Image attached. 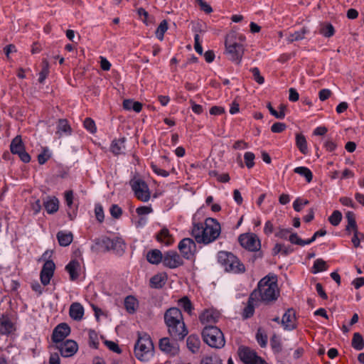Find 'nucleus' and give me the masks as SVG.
<instances>
[{"label": "nucleus", "instance_id": "393cba45", "mask_svg": "<svg viewBox=\"0 0 364 364\" xmlns=\"http://www.w3.org/2000/svg\"><path fill=\"white\" fill-rule=\"evenodd\" d=\"M161 252L159 250L154 249L149 251L146 254L147 261L153 264H158L163 261Z\"/></svg>", "mask_w": 364, "mask_h": 364}, {"label": "nucleus", "instance_id": "0e129e2a", "mask_svg": "<svg viewBox=\"0 0 364 364\" xmlns=\"http://www.w3.org/2000/svg\"><path fill=\"white\" fill-rule=\"evenodd\" d=\"M153 211L151 206H140L136 208V212L139 215H148Z\"/></svg>", "mask_w": 364, "mask_h": 364}, {"label": "nucleus", "instance_id": "09e8293b", "mask_svg": "<svg viewBox=\"0 0 364 364\" xmlns=\"http://www.w3.org/2000/svg\"><path fill=\"white\" fill-rule=\"evenodd\" d=\"M306 33V29L305 28H303L299 31H296L294 33L291 34L289 38L288 41L289 42L291 43L295 41H299L304 38V35Z\"/></svg>", "mask_w": 364, "mask_h": 364}, {"label": "nucleus", "instance_id": "6e6552de", "mask_svg": "<svg viewBox=\"0 0 364 364\" xmlns=\"http://www.w3.org/2000/svg\"><path fill=\"white\" fill-rule=\"evenodd\" d=\"M129 185L134 193L135 197L142 201L147 202L151 198V193L148 185L144 181L139 177L134 176L129 181Z\"/></svg>", "mask_w": 364, "mask_h": 364}, {"label": "nucleus", "instance_id": "bf43d9fd", "mask_svg": "<svg viewBox=\"0 0 364 364\" xmlns=\"http://www.w3.org/2000/svg\"><path fill=\"white\" fill-rule=\"evenodd\" d=\"M287 126L284 123L275 122L271 127V131L274 133H281L285 130Z\"/></svg>", "mask_w": 364, "mask_h": 364}, {"label": "nucleus", "instance_id": "c756f323", "mask_svg": "<svg viewBox=\"0 0 364 364\" xmlns=\"http://www.w3.org/2000/svg\"><path fill=\"white\" fill-rule=\"evenodd\" d=\"M142 104L139 102L134 101L131 99L124 100L123 101V108L126 110H134L136 112H141Z\"/></svg>", "mask_w": 364, "mask_h": 364}, {"label": "nucleus", "instance_id": "4c0bfd02", "mask_svg": "<svg viewBox=\"0 0 364 364\" xmlns=\"http://www.w3.org/2000/svg\"><path fill=\"white\" fill-rule=\"evenodd\" d=\"M204 224L203 223H195L192 229V235L194 237L197 242L201 243L203 240V229Z\"/></svg>", "mask_w": 364, "mask_h": 364}, {"label": "nucleus", "instance_id": "864d4df0", "mask_svg": "<svg viewBox=\"0 0 364 364\" xmlns=\"http://www.w3.org/2000/svg\"><path fill=\"white\" fill-rule=\"evenodd\" d=\"M200 364H223V362L217 356H208L202 359Z\"/></svg>", "mask_w": 364, "mask_h": 364}, {"label": "nucleus", "instance_id": "6ab92c4d", "mask_svg": "<svg viewBox=\"0 0 364 364\" xmlns=\"http://www.w3.org/2000/svg\"><path fill=\"white\" fill-rule=\"evenodd\" d=\"M218 318V313L213 310H205L199 316V319L202 323L210 325L216 323Z\"/></svg>", "mask_w": 364, "mask_h": 364}, {"label": "nucleus", "instance_id": "39448f33", "mask_svg": "<svg viewBox=\"0 0 364 364\" xmlns=\"http://www.w3.org/2000/svg\"><path fill=\"white\" fill-rule=\"evenodd\" d=\"M218 261L226 272L243 273L245 272V265L232 252L220 251L218 253Z\"/></svg>", "mask_w": 364, "mask_h": 364}, {"label": "nucleus", "instance_id": "2f4dec72", "mask_svg": "<svg viewBox=\"0 0 364 364\" xmlns=\"http://www.w3.org/2000/svg\"><path fill=\"white\" fill-rule=\"evenodd\" d=\"M200 343V342L199 338L194 335L189 336L186 341L187 347L192 353H196L198 351Z\"/></svg>", "mask_w": 364, "mask_h": 364}, {"label": "nucleus", "instance_id": "680f3d73", "mask_svg": "<svg viewBox=\"0 0 364 364\" xmlns=\"http://www.w3.org/2000/svg\"><path fill=\"white\" fill-rule=\"evenodd\" d=\"M110 214L114 218H119L122 214V208L117 205H112L110 208Z\"/></svg>", "mask_w": 364, "mask_h": 364}, {"label": "nucleus", "instance_id": "13d9d810", "mask_svg": "<svg viewBox=\"0 0 364 364\" xmlns=\"http://www.w3.org/2000/svg\"><path fill=\"white\" fill-rule=\"evenodd\" d=\"M50 157L48 149H44L43 152L38 154V161L40 164H44Z\"/></svg>", "mask_w": 364, "mask_h": 364}, {"label": "nucleus", "instance_id": "e2e57ef3", "mask_svg": "<svg viewBox=\"0 0 364 364\" xmlns=\"http://www.w3.org/2000/svg\"><path fill=\"white\" fill-rule=\"evenodd\" d=\"M105 344L110 350L117 353H121V350H120L119 346L116 343L111 341H105Z\"/></svg>", "mask_w": 364, "mask_h": 364}, {"label": "nucleus", "instance_id": "f257e3e1", "mask_svg": "<svg viewBox=\"0 0 364 364\" xmlns=\"http://www.w3.org/2000/svg\"><path fill=\"white\" fill-rule=\"evenodd\" d=\"M279 296L277 277L267 275L259 282L257 288L251 293V299L269 304L275 301Z\"/></svg>", "mask_w": 364, "mask_h": 364}, {"label": "nucleus", "instance_id": "4be33fe9", "mask_svg": "<svg viewBox=\"0 0 364 364\" xmlns=\"http://www.w3.org/2000/svg\"><path fill=\"white\" fill-rule=\"evenodd\" d=\"M69 314L73 319L80 321L84 315V308L80 303L75 302L70 306Z\"/></svg>", "mask_w": 364, "mask_h": 364}, {"label": "nucleus", "instance_id": "20e7f679", "mask_svg": "<svg viewBox=\"0 0 364 364\" xmlns=\"http://www.w3.org/2000/svg\"><path fill=\"white\" fill-rule=\"evenodd\" d=\"M154 344L150 336L146 333L139 334L134 346L136 357L141 361H148L154 355Z\"/></svg>", "mask_w": 364, "mask_h": 364}, {"label": "nucleus", "instance_id": "6e6d98bb", "mask_svg": "<svg viewBox=\"0 0 364 364\" xmlns=\"http://www.w3.org/2000/svg\"><path fill=\"white\" fill-rule=\"evenodd\" d=\"M309 203V201L308 200H301L300 198H297L294 200L293 203V208L295 211L300 212L303 208V206H305Z\"/></svg>", "mask_w": 364, "mask_h": 364}, {"label": "nucleus", "instance_id": "aec40b11", "mask_svg": "<svg viewBox=\"0 0 364 364\" xmlns=\"http://www.w3.org/2000/svg\"><path fill=\"white\" fill-rule=\"evenodd\" d=\"M15 331V327L11 319L6 316L0 318V333L4 335H8Z\"/></svg>", "mask_w": 364, "mask_h": 364}, {"label": "nucleus", "instance_id": "de8ad7c7", "mask_svg": "<svg viewBox=\"0 0 364 364\" xmlns=\"http://www.w3.org/2000/svg\"><path fill=\"white\" fill-rule=\"evenodd\" d=\"M342 220V213L339 210H334L329 217L328 220L333 226H337Z\"/></svg>", "mask_w": 364, "mask_h": 364}, {"label": "nucleus", "instance_id": "4d7b16f0", "mask_svg": "<svg viewBox=\"0 0 364 364\" xmlns=\"http://www.w3.org/2000/svg\"><path fill=\"white\" fill-rule=\"evenodd\" d=\"M250 72L252 73L254 80L259 85H262L264 82V78L260 75L259 70L257 68H253L250 69Z\"/></svg>", "mask_w": 364, "mask_h": 364}, {"label": "nucleus", "instance_id": "c9c22d12", "mask_svg": "<svg viewBox=\"0 0 364 364\" xmlns=\"http://www.w3.org/2000/svg\"><path fill=\"white\" fill-rule=\"evenodd\" d=\"M137 305V300L134 296H128L125 298L124 307L129 314H134L136 311V307Z\"/></svg>", "mask_w": 364, "mask_h": 364}, {"label": "nucleus", "instance_id": "c03bdc74", "mask_svg": "<svg viewBox=\"0 0 364 364\" xmlns=\"http://www.w3.org/2000/svg\"><path fill=\"white\" fill-rule=\"evenodd\" d=\"M168 30V22L166 20H163L156 31V36L160 41L164 39V33Z\"/></svg>", "mask_w": 364, "mask_h": 364}, {"label": "nucleus", "instance_id": "bb28decb", "mask_svg": "<svg viewBox=\"0 0 364 364\" xmlns=\"http://www.w3.org/2000/svg\"><path fill=\"white\" fill-rule=\"evenodd\" d=\"M43 205L48 213L52 214L58 210L59 201L55 197L48 198L43 201Z\"/></svg>", "mask_w": 364, "mask_h": 364}, {"label": "nucleus", "instance_id": "0eeeda50", "mask_svg": "<svg viewBox=\"0 0 364 364\" xmlns=\"http://www.w3.org/2000/svg\"><path fill=\"white\" fill-rule=\"evenodd\" d=\"M220 233V225L219 223L213 218H207L204 223L203 229V240L201 243L209 244L215 240Z\"/></svg>", "mask_w": 364, "mask_h": 364}, {"label": "nucleus", "instance_id": "473e14b6", "mask_svg": "<svg viewBox=\"0 0 364 364\" xmlns=\"http://www.w3.org/2000/svg\"><path fill=\"white\" fill-rule=\"evenodd\" d=\"M24 145L22 142L21 136H16L11 141L10 145V150L12 154H17L22 150H23Z\"/></svg>", "mask_w": 364, "mask_h": 364}, {"label": "nucleus", "instance_id": "58836bf2", "mask_svg": "<svg viewBox=\"0 0 364 364\" xmlns=\"http://www.w3.org/2000/svg\"><path fill=\"white\" fill-rule=\"evenodd\" d=\"M294 171L304 176L308 183H310L313 178V174L311 170L304 166H299L294 168Z\"/></svg>", "mask_w": 364, "mask_h": 364}, {"label": "nucleus", "instance_id": "e433bc0d", "mask_svg": "<svg viewBox=\"0 0 364 364\" xmlns=\"http://www.w3.org/2000/svg\"><path fill=\"white\" fill-rule=\"evenodd\" d=\"M352 347L357 350H361L364 348V340L360 333H354L351 342Z\"/></svg>", "mask_w": 364, "mask_h": 364}, {"label": "nucleus", "instance_id": "f8f14e48", "mask_svg": "<svg viewBox=\"0 0 364 364\" xmlns=\"http://www.w3.org/2000/svg\"><path fill=\"white\" fill-rule=\"evenodd\" d=\"M55 348L60 351V355L65 358L74 355L78 350V346L73 340H67L65 342L56 344Z\"/></svg>", "mask_w": 364, "mask_h": 364}, {"label": "nucleus", "instance_id": "7c9ffc66", "mask_svg": "<svg viewBox=\"0 0 364 364\" xmlns=\"http://www.w3.org/2000/svg\"><path fill=\"white\" fill-rule=\"evenodd\" d=\"M112 240L107 237L95 240V245L104 252L110 250L112 247Z\"/></svg>", "mask_w": 364, "mask_h": 364}, {"label": "nucleus", "instance_id": "338daca9", "mask_svg": "<svg viewBox=\"0 0 364 364\" xmlns=\"http://www.w3.org/2000/svg\"><path fill=\"white\" fill-rule=\"evenodd\" d=\"M151 167L153 171L159 176H161L164 177H167L169 175V173L168 171L159 168L156 165H155L154 164H151Z\"/></svg>", "mask_w": 364, "mask_h": 364}, {"label": "nucleus", "instance_id": "9b49d317", "mask_svg": "<svg viewBox=\"0 0 364 364\" xmlns=\"http://www.w3.org/2000/svg\"><path fill=\"white\" fill-rule=\"evenodd\" d=\"M346 218L348 221L346 230L348 232V234H350L351 231L353 232V237L351 240V242L355 248L358 247L360 246V241L358 237V230L355 221V215L353 212L348 211L346 214Z\"/></svg>", "mask_w": 364, "mask_h": 364}, {"label": "nucleus", "instance_id": "5fc2aeb1", "mask_svg": "<svg viewBox=\"0 0 364 364\" xmlns=\"http://www.w3.org/2000/svg\"><path fill=\"white\" fill-rule=\"evenodd\" d=\"M112 242L113 243H112V247L111 250H124V248L125 247V244L121 238L116 237L114 239H112Z\"/></svg>", "mask_w": 364, "mask_h": 364}, {"label": "nucleus", "instance_id": "052dcab7", "mask_svg": "<svg viewBox=\"0 0 364 364\" xmlns=\"http://www.w3.org/2000/svg\"><path fill=\"white\" fill-rule=\"evenodd\" d=\"M200 9L206 14H210L213 11L212 7L203 0H196Z\"/></svg>", "mask_w": 364, "mask_h": 364}, {"label": "nucleus", "instance_id": "4468645a", "mask_svg": "<svg viewBox=\"0 0 364 364\" xmlns=\"http://www.w3.org/2000/svg\"><path fill=\"white\" fill-rule=\"evenodd\" d=\"M178 340L171 341L169 338L165 337L159 341V348L163 352L171 355H176L179 352Z\"/></svg>", "mask_w": 364, "mask_h": 364}, {"label": "nucleus", "instance_id": "69168bd1", "mask_svg": "<svg viewBox=\"0 0 364 364\" xmlns=\"http://www.w3.org/2000/svg\"><path fill=\"white\" fill-rule=\"evenodd\" d=\"M95 213L97 220L100 223H102L103 221L104 217H105L102 207L101 205H96L95 208Z\"/></svg>", "mask_w": 364, "mask_h": 364}, {"label": "nucleus", "instance_id": "423d86ee", "mask_svg": "<svg viewBox=\"0 0 364 364\" xmlns=\"http://www.w3.org/2000/svg\"><path fill=\"white\" fill-rule=\"evenodd\" d=\"M202 336L204 342L212 348H222L225 344L223 332L216 326H206L202 331Z\"/></svg>", "mask_w": 364, "mask_h": 364}, {"label": "nucleus", "instance_id": "dca6fc26", "mask_svg": "<svg viewBox=\"0 0 364 364\" xmlns=\"http://www.w3.org/2000/svg\"><path fill=\"white\" fill-rule=\"evenodd\" d=\"M166 267L174 269L183 264V260L176 251H168L163 257L162 261Z\"/></svg>", "mask_w": 364, "mask_h": 364}, {"label": "nucleus", "instance_id": "ea45409f", "mask_svg": "<svg viewBox=\"0 0 364 364\" xmlns=\"http://www.w3.org/2000/svg\"><path fill=\"white\" fill-rule=\"evenodd\" d=\"M179 306L187 312L188 314H191L192 310L193 309V304L191 300L187 296H183L178 300Z\"/></svg>", "mask_w": 364, "mask_h": 364}, {"label": "nucleus", "instance_id": "603ef678", "mask_svg": "<svg viewBox=\"0 0 364 364\" xmlns=\"http://www.w3.org/2000/svg\"><path fill=\"white\" fill-rule=\"evenodd\" d=\"M255 158V154L252 152L248 151L245 154L244 159H245V164L248 168H251L254 166Z\"/></svg>", "mask_w": 364, "mask_h": 364}, {"label": "nucleus", "instance_id": "c85d7f7f", "mask_svg": "<svg viewBox=\"0 0 364 364\" xmlns=\"http://www.w3.org/2000/svg\"><path fill=\"white\" fill-rule=\"evenodd\" d=\"M124 142V137L113 140L110 146L111 151L115 155L122 154L125 149Z\"/></svg>", "mask_w": 364, "mask_h": 364}, {"label": "nucleus", "instance_id": "b1692460", "mask_svg": "<svg viewBox=\"0 0 364 364\" xmlns=\"http://www.w3.org/2000/svg\"><path fill=\"white\" fill-rule=\"evenodd\" d=\"M156 240L168 246L173 242V238L167 228H164L156 235Z\"/></svg>", "mask_w": 364, "mask_h": 364}, {"label": "nucleus", "instance_id": "2eb2a0df", "mask_svg": "<svg viewBox=\"0 0 364 364\" xmlns=\"http://www.w3.org/2000/svg\"><path fill=\"white\" fill-rule=\"evenodd\" d=\"M70 328L65 323L58 324L53 330L52 333V341L55 344L62 343L63 340L70 334Z\"/></svg>", "mask_w": 364, "mask_h": 364}, {"label": "nucleus", "instance_id": "a211bd4d", "mask_svg": "<svg viewBox=\"0 0 364 364\" xmlns=\"http://www.w3.org/2000/svg\"><path fill=\"white\" fill-rule=\"evenodd\" d=\"M282 324L287 330H293L296 328L295 311L292 309H289L283 315Z\"/></svg>", "mask_w": 364, "mask_h": 364}, {"label": "nucleus", "instance_id": "f704fd0d", "mask_svg": "<svg viewBox=\"0 0 364 364\" xmlns=\"http://www.w3.org/2000/svg\"><path fill=\"white\" fill-rule=\"evenodd\" d=\"M296 145L303 154H306L308 153L307 142L304 134H296Z\"/></svg>", "mask_w": 364, "mask_h": 364}, {"label": "nucleus", "instance_id": "a18cd8bd", "mask_svg": "<svg viewBox=\"0 0 364 364\" xmlns=\"http://www.w3.org/2000/svg\"><path fill=\"white\" fill-rule=\"evenodd\" d=\"M256 339L262 348L266 347L267 344V336L261 328L257 330Z\"/></svg>", "mask_w": 364, "mask_h": 364}, {"label": "nucleus", "instance_id": "8fccbe9b", "mask_svg": "<svg viewBox=\"0 0 364 364\" xmlns=\"http://www.w3.org/2000/svg\"><path fill=\"white\" fill-rule=\"evenodd\" d=\"M89 344L90 347L94 348H98L99 342L97 334L93 330L89 331Z\"/></svg>", "mask_w": 364, "mask_h": 364}, {"label": "nucleus", "instance_id": "5701e85b", "mask_svg": "<svg viewBox=\"0 0 364 364\" xmlns=\"http://www.w3.org/2000/svg\"><path fill=\"white\" fill-rule=\"evenodd\" d=\"M72 133V129L67 119H60L58 122L56 134L59 137L62 136L63 134L70 135Z\"/></svg>", "mask_w": 364, "mask_h": 364}, {"label": "nucleus", "instance_id": "7ed1b4c3", "mask_svg": "<svg viewBox=\"0 0 364 364\" xmlns=\"http://www.w3.org/2000/svg\"><path fill=\"white\" fill-rule=\"evenodd\" d=\"M245 36L236 31H230L226 35L225 41V52L229 59L240 64L244 54Z\"/></svg>", "mask_w": 364, "mask_h": 364}, {"label": "nucleus", "instance_id": "37998d69", "mask_svg": "<svg viewBox=\"0 0 364 364\" xmlns=\"http://www.w3.org/2000/svg\"><path fill=\"white\" fill-rule=\"evenodd\" d=\"M272 251H273V254L274 255H277L279 252H282L284 255H287L289 253H291L293 251V250L289 246V247H286L283 244L277 243L275 245V246L274 247Z\"/></svg>", "mask_w": 364, "mask_h": 364}, {"label": "nucleus", "instance_id": "a19ab883", "mask_svg": "<svg viewBox=\"0 0 364 364\" xmlns=\"http://www.w3.org/2000/svg\"><path fill=\"white\" fill-rule=\"evenodd\" d=\"M41 65H42V69L39 73V79H38V81L40 83H43L49 74V63H48V61L46 59H43Z\"/></svg>", "mask_w": 364, "mask_h": 364}, {"label": "nucleus", "instance_id": "79ce46f5", "mask_svg": "<svg viewBox=\"0 0 364 364\" xmlns=\"http://www.w3.org/2000/svg\"><path fill=\"white\" fill-rule=\"evenodd\" d=\"M328 266L326 264V262L323 259H317L314 261L311 272L314 274H316L318 272L326 270Z\"/></svg>", "mask_w": 364, "mask_h": 364}, {"label": "nucleus", "instance_id": "49530a36", "mask_svg": "<svg viewBox=\"0 0 364 364\" xmlns=\"http://www.w3.org/2000/svg\"><path fill=\"white\" fill-rule=\"evenodd\" d=\"M335 32L333 26L331 23L323 24L320 29V33L325 37L333 36Z\"/></svg>", "mask_w": 364, "mask_h": 364}, {"label": "nucleus", "instance_id": "cd10ccee", "mask_svg": "<svg viewBox=\"0 0 364 364\" xmlns=\"http://www.w3.org/2000/svg\"><path fill=\"white\" fill-rule=\"evenodd\" d=\"M57 239L60 246L66 247L72 242L73 235L70 232L59 231L57 233Z\"/></svg>", "mask_w": 364, "mask_h": 364}, {"label": "nucleus", "instance_id": "9d476101", "mask_svg": "<svg viewBox=\"0 0 364 364\" xmlns=\"http://www.w3.org/2000/svg\"><path fill=\"white\" fill-rule=\"evenodd\" d=\"M238 355L245 364H267L264 360L258 356L254 350L247 347H240Z\"/></svg>", "mask_w": 364, "mask_h": 364}, {"label": "nucleus", "instance_id": "f3484780", "mask_svg": "<svg viewBox=\"0 0 364 364\" xmlns=\"http://www.w3.org/2000/svg\"><path fill=\"white\" fill-rule=\"evenodd\" d=\"M55 265L52 260H47L41 271L40 278L41 283L46 286L50 283V279L53 276Z\"/></svg>", "mask_w": 364, "mask_h": 364}, {"label": "nucleus", "instance_id": "3c124183", "mask_svg": "<svg viewBox=\"0 0 364 364\" xmlns=\"http://www.w3.org/2000/svg\"><path fill=\"white\" fill-rule=\"evenodd\" d=\"M84 127L87 131H89L92 134L95 133L97 131L96 125L94 120L90 117H87L85 119Z\"/></svg>", "mask_w": 364, "mask_h": 364}, {"label": "nucleus", "instance_id": "1a4fd4ad", "mask_svg": "<svg viewBox=\"0 0 364 364\" xmlns=\"http://www.w3.org/2000/svg\"><path fill=\"white\" fill-rule=\"evenodd\" d=\"M238 241L241 246L251 252L258 251L261 247L259 237L253 233L240 235Z\"/></svg>", "mask_w": 364, "mask_h": 364}, {"label": "nucleus", "instance_id": "72a5a7b5", "mask_svg": "<svg viewBox=\"0 0 364 364\" xmlns=\"http://www.w3.org/2000/svg\"><path fill=\"white\" fill-rule=\"evenodd\" d=\"M258 301L257 299H251V295L248 299L247 306L242 312V317L245 319L252 317L255 312V302Z\"/></svg>", "mask_w": 364, "mask_h": 364}, {"label": "nucleus", "instance_id": "f03ea898", "mask_svg": "<svg viewBox=\"0 0 364 364\" xmlns=\"http://www.w3.org/2000/svg\"><path fill=\"white\" fill-rule=\"evenodd\" d=\"M169 336L174 340H183L188 331L181 310L176 307L167 309L164 316Z\"/></svg>", "mask_w": 364, "mask_h": 364}, {"label": "nucleus", "instance_id": "ddd939ff", "mask_svg": "<svg viewBox=\"0 0 364 364\" xmlns=\"http://www.w3.org/2000/svg\"><path fill=\"white\" fill-rule=\"evenodd\" d=\"M178 250L183 257L187 259L193 257L196 245L191 238H184L178 244Z\"/></svg>", "mask_w": 364, "mask_h": 364}, {"label": "nucleus", "instance_id": "774afa93", "mask_svg": "<svg viewBox=\"0 0 364 364\" xmlns=\"http://www.w3.org/2000/svg\"><path fill=\"white\" fill-rule=\"evenodd\" d=\"M332 92L328 89L321 90L318 92V97L321 101H325L331 95Z\"/></svg>", "mask_w": 364, "mask_h": 364}, {"label": "nucleus", "instance_id": "412c9836", "mask_svg": "<svg viewBox=\"0 0 364 364\" xmlns=\"http://www.w3.org/2000/svg\"><path fill=\"white\" fill-rule=\"evenodd\" d=\"M80 269V264L76 259L71 260L65 266V270L69 273L71 281H75L78 278Z\"/></svg>", "mask_w": 364, "mask_h": 364}, {"label": "nucleus", "instance_id": "a878e982", "mask_svg": "<svg viewBox=\"0 0 364 364\" xmlns=\"http://www.w3.org/2000/svg\"><path fill=\"white\" fill-rule=\"evenodd\" d=\"M166 280L167 276L166 274H156L150 279V286L155 289L162 288L165 285Z\"/></svg>", "mask_w": 364, "mask_h": 364}]
</instances>
